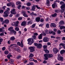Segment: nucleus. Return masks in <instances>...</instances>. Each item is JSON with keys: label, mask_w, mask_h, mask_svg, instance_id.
Wrapping results in <instances>:
<instances>
[{"label": "nucleus", "mask_w": 65, "mask_h": 65, "mask_svg": "<svg viewBox=\"0 0 65 65\" xmlns=\"http://www.w3.org/2000/svg\"><path fill=\"white\" fill-rule=\"evenodd\" d=\"M44 55L45 57L44 59L46 60L48 59V58H51V57H53V55L52 54H44Z\"/></svg>", "instance_id": "f257e3e1"}, {"label": "nucleus", "mask_w": 65, "mask_h": 65, "mask_svg": "<svg viewBox=\"0 0 65 65\" xmlns=\"http://www.w3.org/2000/svg\"><path fill=\"white\" fill-rule=\"evenodd\" d=\"M27 41L28 42V44L29 45H31L33 43V42H34L33 39L32 38H29L27 40Z\"/></svg>", "instance_id": "f03ea898"}, {"label": "nucleus", "mask_w": 65, "mask_h": 65, "mask_svg": "<svg viewBox=\"0 0 65 65\" xmlns=\"http://www.w3.org/2000/svg\"><path fill=\"white\" fill-rule=\"evenodd\" d=\"M60 8L61 9L60 10L61 12H63L65 11V4L62 5L61 6Z\"/></svg>", "instance_id": "7ed1b4c3"}, {"label": "nucleus", "mask_w": 65, "mask_h": 65, "mask_svg": "<svg viewBox=\"0 0 65 65\" xmlns=\"http://www.w3.org/2000/svg\"><path fill=\"white\" fill-rule=\"evenodd\" d=\"M8 30L12 32L14 34H15L16 33V31H15L13 29V27H11L8 28Z\"/></svg>", "instance_id": "20e7f679"}, {"label": "nucleus", "mask_w": 65, "mask_h": 65, "mask_svg": "<svg viewBox=\"0 0 65 65\" xmlns=\"http://www.w3.org/2000/svg\"><path fill=\"white\" fill-rule=\"evenodd\" d=\"M9 13V12L8 11H6L4 12V14L3 15V17H8V14Z\"/></svg>", "instance_id": "39448f33"}, {"label": "nucleus", "mask_w": 65, "mask_h": 65, "mask_svg": "<svg viewBox=\"0 0 65 65\" xmlns=\"http://www.w3.org/2000/svg\"><path fill=\"white\" fill-rule=\"evenodd\" d=\"M43 40L44 42H47L49 41V38L47 37H45L44 38Z\"/></svg>", "instance_id": "423d86ee"}, {"label": "nucleus", "mask_w": 65, "mask_h": 65, "mask_svg": "<svg viewBox=\"0 0 65 65\" xmlns=\"http://www.w3.org/2000/svg\"><path fill=\"white\" fill-rule=\"evenodd\" d=\"M57 59L59 61H63V58L60 56V54H58V55Z\"/></svg>", "instance_id": "0eeeda50"}, {"label": "nucleus", "mask_w": 65, "mask_h": 65, "mask_svg": "<svg viewBox=\"0 0 65 65\" xmlns=\"http://www.w3.org/2000/svg\"><path fill=\"white\" fill-rule=\"evenodd\" d=\"M10 12L11 14H17V12H15V9H12L10 11Z\"/></svg>", "instance_id": "6e6552de"}, {"label": "nucleus", "mask_w": 65, "mask_h": 65, "mask_svg": "<svg viewBox=\"0 0 65 65\" xmlns=\"http://www.w3.org/2000/svg\"><path fill=\"white\" fill-rule=\"evenodd\" d=\"M5 23L6 24L9 23V20L8 19H6L4 20V21L2 22V25H4Z\"/></svg>", "instance_id": "1a4fd4ad"}, {"label": "nucleus", "mask_w": 65, "mask_h": 65, "mask_svg": "<svg viewBox=\"0 0 65 65\" xmlns=\"http://www.w3.org/2000/svg\"><path fill=\"white\" fill-rule=\"evenodd\" d=\"M53 52L54 54H56L58 53V50L56 47H54L53 49Z\"/></svg>", "instance_id": "9d476101"}, {"label": "nucleus", "mask_w": 65, "mask_h": 65, "mask_svg": "<svg viewBox=\"0 0 65 65\" xmlns=\"http://www.w3.org/2000/svg\"><path fill=\"white\" fill-rule=\"evenodd\" d=\"M22 14H23V15L24 16V17H28V15H27V14L26 13V11H22Z\"/></svg>", "instance_id": "9b49d317"}, {"label": "nucleus", "mask_w": 65, "mask_h": 65, "mask_svg": "<svg viewBox=\"0 0 65 65\" xmlns=\"http://www.w3.org/2000/svg\"><path fill=\"white\" fill-rule=\"evenodd\" d=\"M29 50H30V52H32L34 51V48H35V47L34 46H31L29 47Z\"/></svg>", "instance_id": "f8f14e48"}, {"label": "nucleus", "mask_w": 65, "mask_h": 65, "mask_svg": "<svg viewBox=\"0 0 65 65\" xmlns=\"http://www.w3.org/2000/svg\"><path fill=\"white\" fill-rule=\"evenodd\" d=\"M17 43L18 45L21 46V47H23V44L22 42H21V44H20V43L19 42H17Z\"/></svg>", "instance_id": "ddd939ff"}, {"label": "nucleus", "mask_w": 65, "mask_h": 65, "mask_svg": "<svg viewBox=\"0 0 65 65\" xmlns=\"http://www.w3.org/2000/svg\"><path fill=\"white\" fill-rule=\"evenodd\" d=\"M50 26L51 27H56V24L55 23H51Z\"/></svg>", "instance_id": "4468645a"}, {"label": "nucleus", "mask_w": 65, "mask_h": 65, "mask_svg": "<svg viewBox=\"0 0 65 65\" xmlns=\"http://www.w3.org/2000/svg\"><path fill=\"white\" fill-rule=\"evenodd\" d=\"M11 25L12 26H15V27H17V26H18V24H15L14 22H13L12 23Z\"/></svg>", "instance_id": "2eb2a0df"}, {"label": "nucleus", "mask_w": 65, "mask_h": 65, "mask_svg": "<svg viewBox=\"0 0 65 65\" xmlns=\"http://www.w3.org/2000/svg\"><path fill=\"white\" fill-rule=\"evenodd\" d=\"M60 27V30H62V29H65V26H61V25H59V26Z\"/></svg>", "instance_id": "dca6fc26"}, {"label": "nucleus", "mask_w": 65, "mask_h": 65, "mask_svg": "<svg viewBox=\"0 0 65 65\" xmlns=\"http://www.w3.org/2000/svg\"><path fill=\"white\" fill-rule=\"evenodd\" d=\"M40 18V17H38L36 18V21L37 22H39Z\"/></svg>", "instance_id": "f3484780"}, {"label": "nucleus", "mask_w": 65, "mask_h": 65, "mask_svg": "<svg viewBox=\"0 0 65 65\" xmlns=\"http://www.w3.org/2000/svg\"><path fill=\"white\" fill-rule=\"evenodd\" d=\"M42 34H41L38 37V38L39 39H42Z\"/></svg>", "instance_id": "a211bd4d"}, {"label": "nucleus", "mask_w": 65, "mask_h": 65, "mask_svg": "<svg viewBox=\"0 0 65 65\" xmlns=\"http://www.w3.org/2000/svg\"><path fill=\"white\" fill-rule=\"evenodd\" d=\"M43 47L44 49V51L45 52L47 50V45H44L43 46Z\"/></svg>", "instance_id": "6ab92c4d"}, {"label": "nucleus", "mask_w": 65, "mask_h": 65, "mask_svg": "<svg viewBox=\"0 0 65 65\" xmlns=\"http://www.w3.org/2000/svg\"><path fill=\"white\" fill-rule=\"evenodd\" d=\"M26 24V22L25 21H23L21 25L24 26H25Z\"/></svg>", "instance_id": "aec40b11"}, {"label": "nucleus", "mask_w": 65, "mask_h": 65, "mask_svg": "<svg viewBox=\"0 0 65 65\" xmlns=\"http://www.w3.org/2000/svg\"><path fill=\"white\" fill-rule=\"evenodd\" d=\"M53 8H55L56 7H57V5L56 4V3H54L52 5Z\"/></svg>", "instance_id": "412c9836"}, {"label": "nucleus", "mask_w": 65, "mask_h": 65, "mask_svg": "<svg viewBox=\"0 0 65 65\" xmlns=\"http://www.w3.org/2000/svg\"><path fill=\"white\" fill-rule=\"evenodd\" d=\"M46 5L48 6H50V2L49 0H47L46 1Z\"/></svg>", "instance_id": "4be33fe9"}, {"label": "nucleus", "mask_w": 65, "mask_h": 65, "mask_svg": "<svg viewBox=\"0 0 65 65\" xmlns=\"http://www.w3.org/2000/svg\"><path fill=\"white\" fill-rule=\"evenodd\" d=\"M11 46H13L14 47H17L18 46L17 45L15 44H12L10 45V47H11Z\"/></svg>", "instance_id": "5701e85b"}, {"label": "nucleus", "mask_w": 65, "mask_h": 65, "mask_svg": "<svg viewBox=\"0 0 65 65\" xmlns=\"http://www.w3.org/2000/svg\"><path fill=\"white\" fill-rule=\"evenodd\" d=\"M15 39V38L13 36L12 37L10 38V40H11V41H13Z\"/></svg>", "instance_id": "b1692460"}, {"label": "nucleus", "mask_w": 65, "mask_h": 65, "mask_svg": "<svg viewBox=\"0 0 65 65\" xmlns=\"http://www.w3.org/2000/svg\"><path fill=\"white\" fill-rule=\"evenodd\" d=\"M36 8V6L34 5L32 7V9H31V10H33V11Z\"/></svg>", "instance_id": "393cba45"}, {"label": "nucleus", "mask_w": 65, "mask_h": 65, "mask_svg": "<svg viewBox=\"0 0 65 65\" xmlns=\"http://www.w3.org/2000/svg\"><path fill=\"white\" fill-rule=\"evenodd\" d=\"M60 53L61 54H62L64 53H65V51L64 50H63L60 51Z\"/></svg>", "instance_id": "a878e982"}, {"label": "nucleus", "mask_w": 65, "mask_h": 65, "mask_svg": "<svg viewBox=\"0 0 65 65\" xmlns=\"http://www.w3.org/2000/svg\"><path fill=\"white\" fill-rule=\"evenodd\" d=\"M42 47V45L41 44H39L37 46V47L38 48H41Z\"/></svg>", "instance_id": "bb28decb"}, {"label": "nucleus", "mask_w": 65, "mask_h": 65, "mask_svg": "<svg viewBox=\"0 0 65 65\" xmlns=\"http://www.w3.org/2000/svg\"><path fill=\"white\" fill-rule=\"evenodd\" d=\"M12 56V55H11L10 54H9L8 55H7V57L9 59H10V57H11Z\"/></svg>", "instance_id": "cd10ccee"}, {"label": "nucleus", "mask_w": 65, "mask_h": 65, "mask_svg": "<svg viewBox=\"0 0 65 65\" xmlns=\"http://www.w3.org/2000/svg\"><path fill=\"white\" fill-rule=\"evenodd\" d=\"M34 56V55L33 54H32V53H30V55H29V58H32Z\"/></svg>", "instance_id": "c85d7f7f"}, {"label": "nucleus", "mask_w": 65, "mask_h": 65, "mask_svg": "<svg viewBox=\"0 0 65 65\" xmlns=\"http://www.w3.org/2000/svg\"><path fill=\"white\" fill-rule=\"evenodd\" d=\"M59 25H63V24H64V22L61 21H60L59 23Z\"/></svg>", "instance_id": "c756f323"}, {"label": "nucleus", "mask_w": 65, "mask_h": 65, "mask_svg": "<svg viewBox=\"0 0 65 65\" xmlns=\"http://www.w3.org/2000/svg\"><path fill=\"white\" fill-rule=\"evenodd\" d=\"M57 15V13H55L54 14L52 15V17H53L54 18V17H56Z\"/></svg>", "instance_id": "7c9ffc66"}, {"label": "nucleus", "mask_w": 65, "mask_h": 65, "mask_svg": "<svg viewBox=\"0 0 65 65\" xmlns=\"http://www.w3.org/2000/svg\"><path fill=\"white\" fill-rule=\"evenodd\" d=\"M12 5V4L11 3H10L8 4H7V6H11Z\"/></svg>", "instance_id": "2f4dec72"}, {"label": "nucleus", "mask_w": 65, "mask_h": 65, "mask_svg": "<svg viewBox=\"0 0 65 65\" xmlns=\"http://www.w3.org/2000/svg\"><path fill=\"white\" fill-rule=\"evenodd\" d=\"M26 5L28 6H29L31 5V3L30 2H28L26 4Z\"/></svg>", "instance_id": "473e14b6"}, {"label": "nucleus", "mask_w": 65, "mask_h": 65, "mask_svg": "<svg viewBox=\"0 0 65 65\" xmlns=\"http://www.w3.org/2000/svg\"><path fill=\"white\" fill-rule=\"evenodd\" d=\"M8 53H9V52H8V51H5L4 52V53L6 55H7L8 54Z\"/></svg>", "instance_id": "72a5a7b5"}, {"label": "nucleus", "mask_w": 65, "mask_h": 65, "mask_svg": "<svg viewBox=\"0 0 65 65\" xmlns=\"http://www.w3.org/2000/svg\"><path fill=\"white\" fill-rule=\"evenodd\" d=\"M5 32V31H2V33H1L0 34V36H3V35L4 34V33Z\"/></svg>", "instance_id": "f704fd0d"}, {"label": "nucleus", "mask_w": 65, "mask_h": 65, "mask_svg": "<svg viewBox=\"0 0 65 65\" xmlns=\"http://www.w3.org/2000/svg\"><path fill=\"white\" fill-rule=\"evenodd\" d=\"M55 12L56 13H58V12H60V10H56L55 11Z\"/></svg>", "instance_id": "c9c22d12"}, {"label": "nucleus", "mask_w": 65, "mask_h": 65, "mask_svg": "<svg viewBox=\"0 0 65 65\" xmlns=\"http://www.w3.org/2000/svg\"><path fill=\"white\" fill-rule=\"evenodd\" d=\"M50 25L49 24L47 23L46 24V27L47 28H49V27H50V26H49V25Z\"/></svg>", "instance_id": "e433bc0d"}, {"label": "nucleus", "mask_w": 65, "mask_h": 65, "mask_svg": "<svg viewBox=\"0 0 65 65\" xmlns=\"http://www.w3.org/2000/svg\"><path fill=\"white\" fill-rule=\"evenodd\" d=\"M35 27V24H33L31 26V28H34V27Z\"/></svg>", "instance_id": "4c0bfd02"}, {"label": "nucleus", "mask_w": 65, "mask_h": 65, "mask_svg": "<svg viewBox=\"0 0 65 65\" xmlns=\"http://www.w3.org/2000/svg\"><path fill=\"white\" fill-rule=\"evenodd\" d=\"M15 30L18 31L19 30V28L17 27H16L15 28Z\"/></svg>", "instance_id": "58836bf2"}, {"label": "nucleus", "mask_w": 65, "mask_h": 65, "mask_svg": "<svg viewBox=\"0 0 65 65\" xmlns=\"http://www.w3.org/2000/svg\"><path fill=\"white\" fill-rule=\"evenodd\" d=\"M30 65H34V63L33 62H31L29 63Z\"/></svg>", "instance_id": "ea45409f"}, {"label": "nucleus", "mask_w": 65, "mask_h": 65, "mask_svg": "<svg viewBox=\"0 0 65 65\" xmlns=\"http://www.w3.org/2000/svg\"><path fill=\"white\" fill-rule=\"evenodd\" d=\"M0 21L2 22H2H4L3 21V18H0Z\"/></svg>", "instance_id": "a19ab883"}, {"label": "nucleus", "mask_w": 65, "mask_h": 65, "mask_svg": "<svg viewBox=\"0 0 65 65\" xmlns=\"http://www.w3.org/2000/svg\"><path fill=\"white\" fill-rule=\"evenodd\" d=\"M32 23V22L30 21H28L27 22L28 25H29V24H31Z\"/></svg>", "instance_id": "79ce46f5"}, {"label": "nucleus", "mask_w": 65, "mask_h": 65, "mask_svg": "<svg viewBox=\"0 0 65 65\" xmlns=\"http://www.w3.org/2000/svg\"><path fill=\"white\" fill-rule=\"evenodd\" d=\"M45 33L46 34H48V31L47 30H45Z\"/></svg>", "instance_id": "37998d69"}, {"label": "nucleus", "mask_w": 65, "mask_h": 65, "mask_svg": "<svg viewBox=\"0 0 65 65\" xmlns=\"http://www.w3.org/2000/svg\"><path fill=\"white\" fill-rule=\"evenodd\" d=\"M12 8H15V6L14 4H12Z\"/></svg>", "instance_id": "c03bdc74"}, {"label": "nucleus", "mask_w": 65, "mask_h": 65, "mask_svg": "<svg viewBox=\"0 0 65 65\" xmlns=\"http://www.w3.org/2000/svg\"><path fill=\"white\" fill-rule=\"evenodd\" d=\"M21 5H20L18 6L17 8L18 9H21V8H21Z\"/></svg>", "instance_id": "a18cd8bd"}, {"label": "nucleus", "mask_w": 65, "mask_h": 65, "mask_svg": "<svg viewBox=\"0 0 65 65\" xmlns=\"http://www.w3.org/2000/svg\"><path fill=\"white\" fill-rule=\"evenodd\" d=\"M21 4V2H17L16 3V4L17 5H18V4Z\"/></svg>", "instance_id": "49530a36"}, {"label": "nucleus", "mask_w": 65, "mask_h": 65, "mask_svg": "<svg viewBox=\"0 0 65 65\" xmlns=\"http://www.w3.org/2000/svg\"><path fill=\"white\" fill-rule=\"evenodd\" d=\"M31 14H33V15H35V16H36V15H37V14L36 13H34L33 12H32Z\"/></svg>", "instance_id": "de8ad7c7"}, {"label": "nucleus", "mask_w": 65, "mask_h": 65, "mask_svg": "<svg viewBox=\"0 0 65 65\" xmlns=\"http://www.w3.org/2000/svg\"><path fill=\"white\" fill-rule=\"evenodd\" d=\"M60 45L62 46V47H63V46L64 45V44H63V43H61L59 44V46H60Z\"/></svg>", "instance_id": "09e8293b"}, {"label": "nucleus", "mask_w": 65, "mask_h": 65, "mask_svg": "<svg viewBox=\"0 0 65 65\" xmlns=\"http://www.w3.org/2000/svg\"><path fill=\"white\" fill-rule=\"evenodd\" d=\"M29 60L30 61H33L34 59L33 58H31L29 59Z\"/></svg>", "instance_id": "8fccbe9b"}, {"label": "nucleus", "mask_w": 65, "mask_h": 65, "mask_svg": "<svg viewBox=\"0 0 65 65\" xmlns=\"http://www.w3.org/2000/svg\"><path fill=\"white\" fill-rule=\"evenodd\" d=\"M3 11H4L3 10H0V13H3Z\"/></svg>", "instance_id": "3c124183"}, {"label": "nucleus", "mask_w": 65, "mask_h": 65, "mask_svg": "<svg viewBox=\"0 0 65 65\" xmlns=\"http://www.w3.org/2000/svg\"><path fill=\"white\" fill-rule=\"evenodd\" d=\"M53 31H52L51 30H49V34H52V33H53Z\"/></svg>", "instance_id": "603ef678"}, {"label": "nucleus", "mask_w": 65, "mask_h": 65, "mask_svg": "<svg viewBox=\"0 0 65 65\" xmlns=\"http://www.w3.org/2000/svg\"><path fill=\"white\" fill-rule=\"evenodd\" d=\"M26 9L27 10H29V9H30V8L28 7H26Z\"/></svg>", "instance_id": "864d4df0"}, {"label": "nucleus", "mask_w": 65, "mask_h": 65, "mask_svg": "<svg viewBox=\"0 0 65 65\" xmlns=\"http://www.w3.org/2000/svg\"><path fill=\"white\" fill-rule=\"evenodd\" d=\"M17 51L18 52H19V53H21V50H20V49L19 48H18L17 49Z\"/></svg>", "instance_id": "5fc2aeb1"}, {"label": "nucleus", "mask_w": 65, "mask_h": 65, "mask_svg": "<svg viewBox=\"0 0 65 65\" xmlns=\"http://www.w3.org/2000/svg\"><path fill=\"white\" fill-rule=\"evenodd\" d=\"M6 49V48H5V47H4L2 48V50L3 51H5V50Z\"/></svg>", "instance_id": "6e6d98bb"}, {"label": "nucleus", "mask_w": 65, "mask_h": 65, "mask_svg": "<svg viewBox=\"0 0 65 65\" xmlns=\"http://www.w3.org/2000/svg\"><path fill=\"white\" fill-rule=\"evenodd\" d=\"M32 38L34 39H36V36H32Z\"/></svg>", "instance_id": "4d7b16f0"}, {"label": "nucleus", "mask_w": 65, "mask_h": 65, "mask_svg": "<svg viewBox=\"0 0 65 65\" xmlns=\"http://www.w3.org/2000/svg\"><path fill=\"white\" fill-rule=\"evenodd\" d=\"M47 61L45 60H44V61L43 62V63H44L45 64L47 63Z\"/></svg>", "instance_id": "13d9d810"}, {"label": "nucleus", "mask_w": 65, "mask_h": 65, "mask_svg": "<svg viewBox=\"0 0 65 65\" xmlns=\"http://www.w3.org/2000/svg\"><path fill=\"white\" fill-rule=\"evenodd\" d=\"M36 6L37 8L38 9H40V7H38V6L37 5H36Z\"/></svg>", "instance_id": "bf43d9fd"}, {"label": "nucleus", "mask_w": 65, "mask_h": 65, "mask_svg": "<svg viewBox=\"0 0 65 65\" xmlns=\"http://www.w3.org/2000/svg\"><path fill=\"white\" fill-rule=\"evenodd\" d=\"M9 61H10L11 62H14V60H12L11 59H9Z\"/></svg>", "instance_id": "052dcab7"}, {"label": "nucleus", "mask_w": 65, "mask_h": 65, "mask_svg": "<svg viewBox=\"0 0 65 65\" xmlns=\"http://www.w3.org/2000/svg\"><path fill=\"white\" fill-rule=\"evenodd\" d=\"M64 4V2H60V5H62V4Z\"/></svg>", "instance_id": "680f3d73"}, {"label": "nucleus", "mask_w": 65, "mask_h": 65, "mask_svg": "<svg viewBox=\"0 0 65 65\" xmlns=\"http://www.w3.org/2000/svg\"><path fill=\"white\" fill-rule=\"evenodd\" d=\"M34 34L35 35H38V33H37V32L34 33Z\"/></svg>", "instance_id": "e2e57ef3"}, {"label": "nucleus", "mask_w": 65, "mask_h": 65, "mask_svg": "<svg viewBox=\"0 0 65 65\" xmlns=\"http://www.w3.org/2000/svg\"><path fill=\"white\" fill-rule=\"evenodd\" d=\"M61 32V31L59 30H58V31H57V33L58 34H60Z\"/></svg>", "instance_id": "0e129e2a"}, {"label": "nucleus", "mask_w": 65, "mask_h": 65, "mask_svg": "<svg viewBox=\"0 0 65 65\" xmlns=\"http://www.w3.org/2000/svg\"><path fill=\"white\" fill-rule=\"evenodd\" d=\"M18 20H22V18L21 17H19L18 18Z\"/></svg>", "instance_id": "69168bd1"}, {"label": "nucleus", "mask_w": 65, "mask_h": 65, "mask_svg": "<svg viewBox=\"0 0 65 65\" xmlns=\"http://www.w3.org/2000/svg\"><path fill=\"white\" fill-rule=\"evenodd\" d=\"M19 23V22L18 21H17L15 22V24H18H18Z\"/></svg>", "instance_id": "338daca9"}, {"label": "nucleus", "mask_w": 65, "mask_h": 65, "mask_svg": "<svg viewBox=\"0 0 65 65\" xmlns=\"http://www.w3.org/2000/svg\"><path fill=\"white\" fill-rule=\"evenodd\" d=\"M62 40H65V37H63L62 38Z\"/></svg>", "instance_id": "774afa93"}]
</instances>
